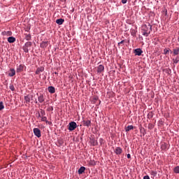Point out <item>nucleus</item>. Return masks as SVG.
<instances>
[{"label": "nucleus", "instance_id": "nucleus-37", "mask_svg": "<svg viewBox=\"0 0 179 179\" xmlns=\"http://www.w3.org/2000/svg\"><path fill=\"white\" fill-rule=\"evenodd\" d=\"M178 41H179V36H178Z\"/></svg>", "mask_w": 179, "mask_h": 179}, {"label": "nucleus", "instance_id": "nucleus-6", "mask_svg": "<svg viewBox=\"0 0 179 179\" xmlns=\"http://www.w3.org/2000/svg\"><path fill=\"white\" fill-rule=\"evenodd\" d=\"M23 69H24V66L23 64H20V66H18L17 67L16 72H17V73H19L23 71Z\"/></svg>", "mask_w": 179, "mask_h": 179}, {"label": "nucleus", "instance_id": "nucleus-34", "mask_svg": "<svg viewBox=\"0 0 179 179\" xmlns=\"http://www.w3.org/2000/svg\"><path fill=\"white\" fill-rule=\"evenodd\" d=\"M127 157L129 159H130V158L131 157V154H127Z\"/></svg>", "mask_w": 179, "mask_h": 179}, {"label": "nucleus", "instance_id": "nucleus-27", "mask_svg": "<svg viewBox=\"0 0 179 179\" xmlns=\"http://www.w3.org/2000/svg\"><path fill=\"white\" fill-rule=\"evenodd\" d=\"M9 88L12 90V92H15V87L13 85H10Z\"/></svg>", "mask_w": 179, "mask_h": 179}, {"label": "nucleus", "instance_id": "nucleus-4", "mask_svg": "<svg viewBox=\"0 0 179 179\" xmlns=\"http://www.w3.org/2000/svg\"><path fill=\"white\" fill-rule=\"evenodd\" d=\"M34 134L38 138H40V136H41V131L38 129V128L34 129Z\"/></svg>", "mask_w": 179, "mask_h": 179}, {"label": "nucleus", "instance_id": "nucleus-10", "mask_svg": "<svg viewBox=\"0 0 179 179\" xmlns=\"http://www.w3.org/2000/svg\"><path fill=\"white\" fill-rule=\"evenodd\" d=\"M64 18H57L56 20V24H58L59 25H62L64 24Z\"/></svg>", "mask_w": 179, "mask_h": 179}, {"label": "nucleus", "instance_id": "nucleus-28", "mask_svg": "<svg viewBox=\"0 0 179 179\" xmlns=\"http://www.w3.org/2000/svg\"><path fill=\"white\" fill-rule=\"evenodd\" d=\"M29 50H30V48H26L25 46L24 47V52H29Z\"/></svg>", "mask_w": 179, "mask_h": 179}, {"label": "nucleus", "instance_id": "nucleus-32", "mask_svg": "<svg viewBox=\"0 0 179 179\" xmlns=\"http://www.w3.org/2000/svg\"><path fill=\"white\" fill-rule=\"evenodd\" d=\"M148 127H150V129H152L154 126H153V124H149Z\"/></svg>", "mask_w": 179, "mask_h": 179}, {"label": "nucleus", "instance_id": "nucleus-35", "mask_svg": "<svg viewBox=\"0 0 179 179\" xmlns=\"http://www.w3.org/2000/svg\"><path fill=\"white\" fill-rule=\"evenodd\" d=\"M124 40H122V41H120V43H118V45H122V43H124Z\"/></svg>", "mask_w": 179, "mask_h": 179}, {"label": "nucleus", "instance_id": "nucleus-3", "mask_svg": "<svg viewBox=\"0 0 179 179\" xmlns=\"http://www.w3.org/2000/svg\"><path fill=\"white\" fill-rule=\"evenodd\" d=\"M134 52L135 55H142V54H143V50H142V48H135Z\"/></svg>", "mask_w": 179, "mask_h": 179}, {"label": "nucleus", "instance_id": "nucleus-24", "mask_svg": "<svg viewBox=\"0 0 179 179\" xmlns=\"http://www.w3.org/2000/svg\"><path fill=\"white\" fill-rule=\"evenodd\" d=\"M41 48H45V42L43 41L41 43Z\"/></svg>", "mask_w": 179, "mask_h": 179}, {"label": "nucleus", "instance_id": "nucleus-14", "mask_svg": "<svg viewBox=\"0 0 179 179\" xmlns=\"http://www.w3.org/2000/svg\"><path fill=\"white\" fill-rule=\"evenodd\" d=\"M173 54H174V55H178L179 47H176V48H173Z\"/></svg>", "mask_w": 179, "mask_h": 179}, {"label": "nucleus", "instance_id": "nucleus-15", "mask_svg": "<svg viewBox=\"0 0 179 179\" xmlns=\"http://www.w3.org/2000/svg\"><path fill=\"white\" fill-rule=\"evenodd\" d=\"M25 40L27 41H29V40H31V35L30 34H25Z\"/></svg>", "mask_w": 179, "mask_h": 179}, {"label": "nucleus", "instance_id": "nucleus-17", "mask_svg": "<svg viewBox=\"0 0 179 179\" xmlns=\"http://www.w3.org/2000/svg\"><path fill=\"white\" fill-rule=\"evenodd\" d=\"M44 71V67H40L37 69L36 71V73L38 75V73H40V72H43Z\"/></svg>", "mask_w": 179, "mask_h": 179}, {"label": "nucleus", "instance_id": "nucleus-22", "mask_svg": "<svg viewBox=\"0 0 179 179\" xmlns=\"http://www.w3.org/2000/svg\"><path fill=\"white\" fill-rule=\"evenodd\" d=\"M24 100L27 101V103H30V97H29V96H26L24 97Z\"/></svg>", "mask_w": 179, "mask_h": 179}, {"label": "nucleus", "instance_id": "nucleus-20", "mask_svg": "<svg viewBox=\"0 0 179 179\" xmlns=\"http://www.w3.org/2000/svg\"><path fill=\"white\" fill-rule=\"evenodd\" d=\"M5 108V106H3V102H0V111H2Z\"/></svg>", "mask_w": 179, "mask_h": 179}, {"label": "nucleus", "instance_id": "nucleus-25", "mask_svg": "<svg viewBox=\"0 0 179 179\" xmlns=\"http://www.w3.org/2000/svg\"><path fill=\"white\" fill-rule=\"evenodd\" d=\"M151 175H153L154 177H156V175H157V172H155L154 170H152Z\"/></svg>", "mask_w": 179, "mask_h": 179}, {"label": "nucleus", "instance_id": "nucleus-9", "mask_svg": "<svg viewBox=\"0 0 179 179\" xmlns=\"http://www.w3.org/2000/svg\"><path fill=\"white\" fill-rule=\"evenodd\" d=\"M114 152H115V154L120 155L122 154V149L121 148V147H116V148L114 150Z\"/></svg>", "mask_w": 179, "mask_h": 179}, {"label": "nucleus", "instance_id": "nucleus-2", "mask_svg": "<svg viewBox=\"0 0 179 179\" xmlns=\"http://www.w3.org/2000/svg\"><path fill=\"white\" fill-rule=\"evenodd\" d=\"M78 127L77 123L73 120L71 122H69L68 128L69 131H74V129H76V127Z\"/></svg>", "mask_w": 179, "mask_h": 179}, {"label": "nucleus", "instance_id": "nucleus-16", "mask_svg": "<svg viewBox=\"0 0 179 179\" xmlns=\"http://www.w3.org/2000/svg\"><path fill=\"white\" fill-rule=\"evenodd\" d=\"M31 45H32L31 42H27L25 43V46L24 47L26 48H30L31 47Z\"/></svg>", "mask_w": 179, "mask_h": 179}, {"label": "nucleus", "instance_id": "nucleus-23", "mask_svg": "<svg viewBox=\"0 0 179 179\" xmlns=\"http://www.w3.org/2000/svg\"><path fill=\"white\" fill-rule=\"evenodd\" d=\"M174 171L176 173H179V166H176L174 169Z\"/></svg>", "mask_w": 179, "mask_h": 179}, {"label": "nucleus", "instance_id": "nucleus-1", "mask_svg": "<svg viewBox=\"0 0 179 179\" xmlns=\"http://www.w3.org/2000/svg\"><path fill=\"white\" fill-rule=\"evenodd\" d=\"M152 25H151V24H150L149 22H147L146 24H143V25H142L141 31L143 36L148 37V36L150 34V32H152Z\"/></svg>", "mask_w": 179, "mask_h": 179}, {"label": "nucleus", "instance_id": "nucleus-36", "mask_svg": "<svg viewBox=\"0 0 179 179\" xmlns=\"http://www.w3.org/2000/svg\"><path fill=\"white\" fill-rule=\"evenodd\" d=\"M42 121H45V117H42Z\"/></svg>", "mask_w": 179, "mask_h": 179}, {"label": "nucleus", "instance_id": "nucleus-19", "mask_svg": "<svg viewBox=\"0 0 179 179\" xmlns=\"http://www.w3.org/2000/svg\"><path fill=\"white\" fill-rule=\"evenodd\" d=\"M38 101L40 103H43V101H44V96L43 95H41L39 97H38Z\"/></svg>", "mask_w": 179, "mask_h": 179}, {"label": "nucleus", "instance_id": "nucleus-33", "mask_svg": "<svg viewBox=\"0 0 179 179\" xmlns=\"http://www.w3.org/2000/svg\"><path fill=\"white\" fill-rule=\"evenodd\" d=\"M122 2L123 4H126L127 2V0H122Z\"/></svg>", "mask_w": 179, "mask_h": 179}, {"label": "nucleus", "instance_id": "nucleus-26", "mask_svg": "<svg viewBox=\"0 0 179 179\" xmlns=\"http://www.w3.org/2000/svg\"><path fill=\"white\" fill-rule=\"evenodd\" d=\"M173 62H175V64H177V63L179 62V57H176V59H173Z\"/></svg>", "mask_w": 179, "mask_h": 179}, {"label": "nucleus", "instance_id": "nucleus-13", "mask_svg": "<svg viewBox=\"0 0 179 179\" xmlns=\"http://www.w3.org/2000/svg\"><path fill=\"white\" fill-rule=\"evenodd\" d=\"M85 170H86L85 166H80V168L79 169L78 173L79 174H82L84 173Z\"/></svg>", "mask_w": 179, "mask_h": 179}, {"label": "nucleus", "instance_id": "nucleus-12", "mask_svg": "<svg viewBox=\"0 0 179 179\" xmlns=\"http://www.w3.org/2000/svg\"><path fill=\"white\" fill-rule=\"evenodd\" d=\"M48 91H49V92H50L51 94H53L54 92H55V87H53L52 85H50V86L48 87Z\"/></svg>", "mask_w": 179, "mask_h": 179}, {"label": "nucleus", "instance_id": "nucleus-8", "mask_svg": "<svg viewBox=\"0 0 179 179\" xmlns=\"http://www.w3.org/2000/svg\"><path fill=\"white\" fill-rule=\"evenodd\" d=\"M103 71H104V66L103 64H99L97 68V72L102 73Z\"/></svg>", "mask_w": 179, "mask_h": 179}, {"label": "nucleus", "instance_id": "nucleus-7", "mask_svg": "<svg viewBox=\"0 0 179 179\" xmlns=\"http://www.w3.org/2000/svg\"><path fill=\"white\" fill-rule=\"evenodd\" d=\"M16 75V71L15 70V69H10V71L8 73V76H15Z\"/></svg>", "mask_w": 179, "mask_h": 179}, {"label": "nucleus", "instance_id": "nucleus-11", "mask_svg": "<svg viewBox=\"0 0 179 179\" xmlns=\"http://www.w3.org/2000/svg\"><path fill=\"white\" fill-rule=\"evenodd\" d=\"M8 43H15L16 41V38L13 36H10L8 38Z\"/></svg>", "mask_w": 179, "mask_h": 179}, {"label": "nucleus", "instance_id": "nucleus-29", "mask_svg": "<svg viewBox=\"0 0 179 179\" xmlns=\"http://www.w3.org/2000/svg\"><path fill=\"white\" fill-rule=\"evenodd\" d=\"M47 110H48V112H51V110H53V106H48V108H47Z\"/></svg>", "mask_w": 179, "mask_h": 179}, {"label": "nucleus", "instance_id": "nucleus-30", "mask_svg": "<svg viewBox=\"0 0 179 179\" xmlns=\"http://www.w3.org/2000/svg\"><path fill=\"white\" fill-rule=\"evenodd\" d=\"M143 179H150V177L149 176H144Z\"/></svg>", "mask_w": 179, "mask_h": 179}, {"label": "nucleus", "instance_id": "nucleus-21", "mask_svg": "<svg viewBox=\"0 0 179 179\" xmlns=\"http://www.w3.org/2000/svg\"><path fill=\"white\" fill-rule=\"evenodd\" d=\"M131 129H134V126L132 125L127 126L126 128V131H130Z\"/></svg>", "mask_w": 179, "mask_h": 179}, {"label": "nucleus", "instance_id": "nucleus-31", "mask_svg": "<svg viewBox=\"0 0 179 179\" xmlns=\"http://www.w3.org/2000/svg\"><path fill=\"white\" fill-rule=\"evenodd\" d=\"M168 52H169V50H168L167 48L164 49V54H168Z\"/></svg>", "mask_w": 179, "mask_h": 179}, {"label": "nucleus", "instance_id": "nucleus-18", "mask_svg": "<svg viewBox=\"0 0 179 179\" xmlns=\"http://www.w3.org/2000/svg\"><path fill=\"white\" fill-rule=\"evenodd\" d=\"M3 34H4L5 36H12V31H4L3 32Z\"/></svg>", "mask_w": 179, "mask_h": 179}, {"label": "nucleus", "instance_id": "nucleus-5", "mask_svg": "<svg viewBox=\"0 0 179 179\" xmlns=\"http://www.w3.org/2000/svg\"><path fill=\"white\" fill-rule=\"evenodd\" d=\"M83 122L84 126H87L88 127L91 126V124H92L91 120H90L89 119H84V120H83Z\"/></svg>", "mask_w": 179, "mask_h": 179}]
</instances>
